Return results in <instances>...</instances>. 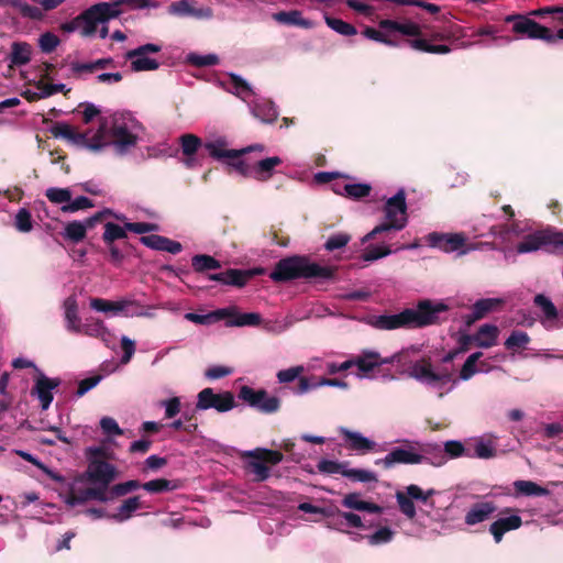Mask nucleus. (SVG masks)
I'll use <instances>...</instances> for the list:
<instances>
[{
    "mask_svg": "<svg viewBox=\"0 0 563 563\" xmlns=\"http://www.w3.org/2000/svg\"><path fill=\"white\" fill-rule=\"evenodd\" d=\"M449 310L442 301L419 300L416 308H406L396 314L373 316L368 323L378 330L421 329L440 323L439 314Z\"/></svg>",
    "mask_w": 563,
    "mask_h": 563,
    "instance_id": "1",
    "label": "nucleus"
},
{
    "mask_svg": "<svg viewBox=\"0 0 563 563\" xmlns=\"http://www.w3.org/2000/svg\"><path fill=\"white\" fill-rule=\"evenodd\" d=\"M378 26L384 31L398 32L407 36L405 43L413 51L437 55H446L452 52L450 45L429 43L424 36V26L416 22L401 23L396 20L384 19L379 21Z\"/></svg>",
    "mask_w": 563,
    "mask_h": 563,
    "instance_id": "2",
    "label": "nucleus"
},
{
    "mask_svg": "<svg viewBox=\"0 0 563 563\" xmlns=\"http://www.w3.org/2000/svg\"><path fill=\"white\" fill-rule=\"evenodd\" d=\"M384 221L376 225L371 232H368L362 239V243L374 240L379 234H386L388 236L391 232L400 231L407 225L408 216L406 192L404 189L398 190L395 196L387 199L384 206Z\"/></svg>",
    "mask_w": 563,
    "mask_h": 563,
    "instance_id": "3",
    "label": "nucleus"
},
{
    "mask_svg": "<svg viewBox=\"0 0 563 563\" xmlns=\"http://www.w3.org/2000/svg\"><path fill=\"white\" fill-rule=\"evenodd\" d=\"M314 277H317V262H310L308 257L300 255L279 260L269 273V278L275 283Z\"/></svg>",
    "mask_w": 563,
    "mask_h": 563,
    "instance_id": "4",
    "label": "nucleus"
},
{
    "mask_svg": "<svg viewBox=\"0 0 563 563\" xmlns=\"http://www.w3.org/2000/svg\"><path fill=\"white\" fill-rule=\"evenodd\" d=\"M185 318L191 322L198 324L208 323L210 318L216 320H225L228 327H254L258 325L262 321V317L256 312H239L235 307H229L223 309L214 310L210 314H198L194 312L186 313Z\"/></svg>",
    "mask_w": 563,
    "mask_h": 563,
    "instance_id": "5",
    "label": "nucleus"
},
{
    "mask_svg": "<svg viewBox=\"0 0 563 563\" xmlns=\"http://www.w3.org/2000/svg\"><path fill=\"white\" fill-rule=\"evenodd\" d=\"M118 476V468L113 464L100 459H89L82 479L93 487L103 490L104 495L108 497L111 484Z\"/></svg>",
    "mask_w": 563,
    "mask_h": 563,
    "instance_id": "6",
    "label": "nucleus"
},
{
    "mask_svg": "<svg viewBox=\"0 0 563 563\" xmlns=\"http://www.w3.org/2000/svg\"><path fill=\"white\" fill-rule=\"evenodd\" d=\"M242 459H249L246 468L255 475L256 482H263L269 476V465H276L283 461V453L276 450L257 448L242 453Z\"/></svg>",
    "mask_w": 563,
    "mask_h": 563,
    "instance_id": "7",
    "label": "nucleus"
},
{
    "mask_svg": "<svg viewBox=\"0 0 563 563\" xmlns=\"http://www.w3.org/2000/svg\"><path fill=\"white\" fill-rule=\"evenodd\" d=\"M99 23H106L99 10L98 4H93L82 11L79 15L71 21L65 22L60 25V30L65 33L79 31L84 37L92 36L98 29Z\"/></svg>",
    "mask_w": 563,
    "mask_h": 563,
    "instance_id": "8",
    "label": "nucleus"
},
{
    "mask_svg": "<svg viewBox=\"0 0 563 563\" xmlns=\"http://www.w3.org/2000/svg\"><path fill=\"white\" fill-rule=\"evenodd\" d=\"M238 397L250 407L265 415L275 413L280 408V399L276 396H269L263 388L254 389L247 385H243L239 389Z\"/></svg>",
    "mask_w": 563,
    "mask_h": 563,
    "instance_id": "9",
    "label": "nucleus"
},
{
    "mask_svg": "<svg viewBox=\"0 0 563 563\" xmlns=\"http://www.w3.org/2000/svg\"><path fill=\"white\" fill-rule=\"evenodd\" d=\"M405 446H397L383 459L376 461L377 465H383L384 468L389 470L396 464H420L430 463V457L418 452L416 448L407 440L402 441Z\"/></svg>",
    "mask_w": 563,
    "mask_h": 563,
    "instance_id": "10",
    "label": "nucleus"
},
{
    "mask_svg": "<svg viewBox=\"0 0 563 563\" xmlns=\"http://www.w3.org/2000/svg\"><path fill=\"white\" fill-rule=\"evenodd\" d=\"M409 375L428 385H445L453 379V374L448 368L434 371L430 358H421L410 366Z\"/></svg>",
    "mask_w": 563,
    "mask_h": 563,
    "instance_id": "11",
    "label": "nucleus"
},
{
    "mask_svg": "<svg viewBox=\"0 0 563 563\" xmlns=\"http://www.w3.org/2000/svg\"><path fill=\"white\" fill-rule=\"evenodd\" d=\"M545 245L563 246V231H536L527 234L516 249L518 253L522 254L538 251Z\"/></svg>",
    "mask_w": 563,
    "mask_h": 563,
    "instance_id": "12",
    "label": "nucleus"
},
{
    "mask_svg": "<svg viewBox=\"0 0 563 563\" xmlns=\"http://www.w3.org/2000/svg\"><path fill=\"white\" fill-rule=\"evenodd\" d=\"M236 406L234 395L231 391L216 394L212 388L207 387L199 391L196 408L199 410L216 409L219 412H227Z\"/></svg>",
    "mask_w": 563,
    "mask_h": 563,
    "instance_id": "13",
    "label": "nucleus"
},
{
    "mask_svg": "<svg viewBox=\"0 0 563 563\" xmlns=\"http://www.w3.org/2000/svg\"><path fill=\"white\" fill-rule=\"evenodd\" d=\"M162 46L154 43H147L136 48L130 49L125 54V58L131 60V69L135 73L156 70L159 63L155 58L148 57L151 53H158Z\"/></svg>",
    "mask_w": 563,
    "mask_h": 563,
    "instance_id": "14",
    "label": "nucleus"
},
{
    "mask_svg": "<svg viewBox=\"0 0 563 563\" xmlns=\"http://www.w3.org/2000/svg\"><path fill=\"white\" fill-rule=\"evenodd\" d=\"M400 360V354L396 353L391 355L390 357H382L379 353L374 351H364L360 356H357L355 360H349L343 363H341L338 366V371H346L352 366H357L358 371L363 374H367L372 372L374 368L379 367L384 364H391L395 361Z\"/></svg>",
    "mask_w": 563,
    "mask_h": 563,
    "instance_id": "15",
    "label": "nucleus"
},
{
    "mask_svg": "<svg viewBox=\"0 0 563 563\" xmlns=\"http://www.w3.org/2000/svg\"><path fill=\"white\" fill-rule=\"evenodd\" d=\"M505 22H514L512 31L519 35H526L529 38L533 40H542L549 43L551 40V30L547 26H543L523 15H508L505 19Z\"/></svg>",
    "mask_w": 563,
    "mask_h": 563,
    "instance_id": "16",
    "label": "nucleus"
},
{
    "mask_svg": "<svg viewBox=\"0 0 563 563\" xmlns=\"http://www.w3.org/2000/svg\"><path fill=\"white\" fill-rule=\"evenodd\" d=\"M264 274V268L256 267L251 269L229 268L224 272L208 275V279L218 282L222 285L244 287L252 278Z\"/></svg>",
    "mask_w": 563,
    "mask_h": 563,
    "instance_id": "17",
    "label": "nucleus"
},
{
    "mask_svg": "<svg viewBox=\"0 0 563 563\" xmlns=\"http://www.w3.org/2000/svg\"><path fill=\"white\" fill-rule=\"evenodd\" d=\"M97 4L106 23L122 14L121 5H128L131 10L155 9L158 7L155 0H110V2H99Z\"/></svg>",
    "mask_w": 563,
    "mask_h": 563,
    "instance_id": "18",
    "label": "nucleus"
},
{
    "mask_svg": "<svg viewBox=\"0 0 563 563\" xmlns=\"http://www.w3.org/2000/svg\"><path fill=\"white\" fill-rule=\"evenodd\" d=\"M60 383V378H51L44 373L38 372L31 389V396L36 397L40 400L42 410H47L49 408L54 399L53 390L56 389Z\"/></svg>",
    "mask_w": 563,
    "mask_h": 563,
    "instance_id": "19",
    "label": "nucleus"
},
{
    "mask_svg": "<svg viewBox=\"0 0 563 563\" xmlns=\"http://www.w3.org/2000/svg\"><path fill=\"white\" fill-rule=\"evenodd\" d=\"M228 142L224 137H219L211 142H206L203 144V148L208 152V154L217 159L221 161L223 158H239L244 154L250 153L252 151L258 150L263 151L264 146L256 144L252 146H247L241 150H227Z\"/></svg>",
    "mask_w": 563,
    "mask_h": 563,
    "instance_id": "20",
    "label": "nucleus"
},
{
    "mask_svg": "<svg viewBox=\"0 0 563 563\" xmlns=\"http://www.w3.org/2000/svg\"><path fill=\"white\" fill-rule=\"evenodd\" d=\"M426 241L431 247L451 253L463 247L466 243V238L463 233L431 232L427 235Z\"/></svg>",
    "mask_w": 563,
    "mask_h": 563,
    "instance_id": "21",
    "label": "nucleus"
},
{
    "mask_svg": "<svg viewBox=\"0 0 563 563\" xmlns=\"http://www.w3.org/2000/svg\"><path fill=\"white\" fill-rule=\"evenodd\" d=\"M424 36L432 44L460 41L465 36V30L459 24H450L443 27L424 26Z\"/></svg>",
    "mask_w": 563,
    "mask_h": 563,
    "instance_id": "22",
    "label": "nucleus"
},
{
    "mask_svg": "<svg viewBox=\"0 0 563 563\" xmlns=\"http://www.w3.org/2000/svg\"><path fill=\"white\" fill-rule=\"evenodd\" d=\"M110 135L113 139V145L119 153H124L137 143V135L130 132L124 122H119L115 118L110 128Z\"/></svg>",
    "mask_w": 563,
    "mask_h": 563,
    "instance_id": "23",
    "label": "nucleus"
},
{
    "mask_svg": "<svg viewBox=\"0 0 563 563\" xmlns=\"http://www.w3.org/2000/svg\"><path fill=\"white\" fill-rule=\"evenodd\" d=\"M503 305H504V300L499 299V298L479 299L472 306V312L468 314H465L463 317V320H464L466 327H471L473 323L483 319L489 312L496 310L497 308L501 307Z\"/></svg>",
    "mask_w": 563,
    "mask_h": 563,
    "instance_id": "24",
    "label": "nucleus"
},
{
    "mask_svg": "<svg viewBox=\"0 0 563 563\" xmlns=\"http://www.w3.org/2000/svg\"><path fill=\"white\" fill-rule=\"evenodd\" d=\"M340 433L344 440V446L351 451L366 454L374 450L376 443L360 432L351 431L346 428H340Z\"/></svg>",
    "mask_w": 563,
    "mask_h": 563,
    "instance_id": "25",
    "label": "nucleus"
},
{
    "mask_svg": "<svg viewBox=\"0 0 563 563\" xmlns=\"http://www.w3.org/2000/svg\"><path fill=\"white\" fill-rule=\"evenodd\" d=\"M497 510V506L493 501H481L471 506L466 511L464 521L467 526L488 520Z\"/></svg>",
    "mask_w": 563,
    "mask_h": 563,
    "instance_id": "26",
    "label": "nucleus"
},
{
    "mask_svg": "<svg viewBox=\"0 0 563 563\" xmlns=\"http://www.w3.org/2000/svg\"><path fill=\"white\" fill-rule=\"evenodd\" d=\"M521 525V517L518 515H511L509 517H503L495 520L489 526V532L493 534L495 542L499 543L506 532L517 530Z\"/></svg>",
    "mask_w": 563,
    "mask_h": 563,
    "instance_id": "27",
    "label": "nucleus"
},
{
    "mask_svg": "<svg viewBox=\"0 0 563 563\" xmlns=\"http://www.w3.org/2000/svg\"><path fill=\"white\" fill-rule=\"evenodd\" d=\"M51 134L56 139H65L73 144L87 142V134L77 132L70 124L65 122H55L49 128Z\"/></svg>",
    "mask_w": 563,
    "mask_h": 563,
    "instance_id": "28",
    "label": "nucleus"
},
{
    "mask_svg": "<svg viewBox=\"0 0 563 563\" xmlns=\"http://www.w3.org/2000/svg\"><path fill=\"white\" fill-rule=\"evenodd\" d=\"M143 508L147 507L141 500V497L132 496L124 499L122 504L117 508V511L109 516V518L113 519L117 522H124L129 520L136 510Z\"/></svg>",
    "mask_w": 563,
    "mask_h": 563,
    "instance_id": "29",
    "label": "nucleus"
},
{
    "mask_svg": "<svg viewBox=\"0 0 563 563\" xmlns=\"http://www.w3.org/2000/svg\"><path fill=\"white\" fill-rule=\"evenodd\" d=\"M283 161L278 156L266 157L253 164V178L258 181H267L274 175L277 166L282 165Z\"/></svg>",
    "mask_w": 563,
    "mask_h": 563,
    "instance_id": "30",
    "label": "nucleus"
},
{
    "mask_svg": "<svg viewBox=\"0 0 563 563\" xmlns=\"http://www.w3.org/2000/svg\"><path fill=\"white\" fill-rule=\"evenodd\" d=\"M168 12L170 14H175V15H179V16L192 15L196 18H207V19L211 18L213 14L212 10L210 8L195 9L194 7L190 5L188 0H179V1L173 2L168 7Z\"/></svg>",
    "mask_w": 563,
    "mask_h": 563,
    "instance_id": "31",
    "label": "nucleus"
},
{
    "mask_svg": "<svg viewBox=\"0 0 563 563\" xmlns=\"http://www.w3.org/2000/svg\"><path fill=\"white\" fill-rule=\"evenodd\" d=\"M499 335V329L495 324H483L475 333V345L482 349H489L496 345Z\"/></svg>",
    "mask_w": 563,
    "mask_h": 563,
    "instance_id": "32",
    "label": "nucleus"
},
{
    "mask_svg": "<svg viewBox=\"0 0 563 563\" xmlns=\"http://www.w3.org/2000/svg\"><path fill=\"white\" fill-rule=\"evenodd\" d=\"M302 371H303L302 366H295V367H290L287 369H282L277 373L278 382L279 383H290V382H294L296 378H299L296 391L298 394H303L310 389V384H309L308 378L300 376Z\"/></svg>",
    "mask_w": 563,
    "mask_h": 563,
    "instance_id": "33",
    "label": "nucleus"
},
{
    "mask_svg": "<svg viewBox=\"0 0 563 563\" xmlns=\"http://www.w3.org/2000/svg\"><path fill=\"white\" fill-rule=\"evenodd\" d=\"M342 505L350 509H354V510H358V511H368V512L378 514V515L383 514V511H384L382 506L374 504V503L362 500L360 498V494H357V493L347 494L343 498Z\"/></svg>",
    "mask_w": 563,
    "mask_h": 563,
    "instance_id": "34",
    "label": "nucleus"
},
{
    "mask_svg": "<svg viewBox=\"0 0 563 563\" xmlns=\"http://www.w3.org/2000/svg\"><path fill=\"white\" fill-rule=\"evenodd\" d=\"M465 454V448L462 442L456 440H450L444 443V452L439 451V454L434 456V460L430 459V464L434 466H442L446 462V456L456 459Z\"/></svg>",
    "mask_w": 563,
    "mask_h": 563,
    "instance_id": "35",
    "label": "nucleus"
},
{
    "mask_svg": "<svg viewBox=\"0 0 563 563\" xmlns=\"http://www.w3.org/2000/svg\"><path fill=\"white\" fill-rule=\"evenodd\" d=\"M533 302L537 307H539L543 312V318L541 319V322L544 327L550 328L551 325L549 323H552L555 321L559 317V311L554 303L543 294H538Z\"/></svg>",
    "mask_w": 563,
    "mask_h": 563,
    "instance_id": "36",
    "label": "nucleus"
},
{
    "mask_svg": "<svg viewBox=\"0 0 563 563\" xmlns=\"http://www.w3.org/2000/svg\"><path fill=\"white\" fill-rule=\"evenodd\" d=\"M66 328L68 331L81 333L80 319L78 316V306L75 298H67L64 302Z\"/></svg>",
    "mask_w": 563,
    "mask_h": 563,
    "instance_id": "37",
    "label": "nucleus"
},
{
    "mask_svg": "<svg viewBox=\"0 0 563 563\" xmlns=\"http://www.w3.org/2000/svg\"><path fill=\"white\" fill-rule=\"evenodd\" d=\"M32 48L25 42H13L11 45L10 63L11 66H23L31 60Z\"/></svg>",
    "mask_w": 563,
    "mask_h": 563,
    "instance_id": "38",
    "label": "nucleus"
},
{
    "mask_svg": "<svg viewBox=\"0 0 563 563\" xmlns=\"http://www.w3.org/2000/svg\"><path fill=\"white\" fill-rule=\"evenodd\" d=\"M183 154L187 157L186 164L190 166V161L197 154L200 147H203L201 139L195 134L187 133L179 137Z\"/></svg>",
    "mask_w": 563,
    "mask_h": 563,
    "instance_id": "39",
    "label": "nucleus"
},
{
    "mask_svg": "<svg viewBox=\"0 0 563 563\" xmlns=\"http://www.w3.org/2000/svg\"><path fill=\"white\" fill-rule=\"evenodd\" d=\"M514 488L518 496H545L550 490L532 481L519 479L514 482Z\"/></svg>",
    "mask_w": 563,
    "mask_h": 563,
    "instance_id": "40",
    "label": "nucleus"
},
{
    "mask_svg": "<svg viewBox=\"0 0 563 563\" xmlns=\"http://www.w3.org/2000/svg\"><path fill=\"white\" fill-rule=\"evenodd\" d=\"M180 487L179 481H170L166 478H156L143 483L142 488L152 494L172 492Z\"/></svg>",
    "mask_w": 563,
    "mask_h": 563,
    "instance_id": "41",
    "label": "nucleus"
},
{
    "mask_svg": "<svg viewBox=\"0 0 563 563\" xmlns=\"http://www.w3.org/2000/svg\"><path fill=\"white\" fill-rule=\"evenodd\" d=\"M396 501L399 508V511L409 520H413L417 516V509L413 503L412 497L408 494V490L405 492L398 490L396 492Z\"/></svg>",
    "mask_w": 563,
    "mask_h": 563,
    "instance_id": "42",
    "label": "nucleus"
},
{
    "mask_svg": "<svg viewBox=\"0 0 563 563\" xmlns=\"http://www.w3.org/2000/svg\"><path fill=\"white\" fill-rule=\"evenodd\" d=\"M152 307L141 305L137 300L132 298H123V310L121 314L126 318L133 317H152L153 314L148 311Z\"/></svg>",
    "mask_w": 563,
    "mask_h": 563,
    "instance_id": "43",
    "label": "nucleus"
},
{
    "mask_svg": "<svg viewBox=\"0 0 563 563\" xmlns=\"http://www.w3.org/2000/svg\"><path fill=\"white\" fill-rule=\"evenodd\" d=\"M274 18L276 21L288 25H298L303 27L312 26V22L305 20L301 12L298 10L280 11L275 13Z\"/></svg>",
    "mask_w": 563,
    "mask_h": 563,
    "instance_id": "44",
    "label": "nucleus"
},
{
    "mask_svg": "<svg viewBox=\"0 0 563 563\" xmlns=\"http://www.w3.org/2000/svg\"><path fill=\"white\" fill-rule=\"evenodd\" d=\"M87 235V229L81 221L74 220L68 222L63 232V236L65 240H68L73 243L81 242Z\"/></svg>",
    "mask_w": 563,
    "mask_h": 563,
    "instance_id": "45",
    "label": "nucleus"
},
{
    "mask_svg": "<svg viewBox=\"0 0 563 563\" xmlns=\"http://www.w3.org/2000/svg\"><path fill=\"white\" fill-rule=\"evenodd\" d=\"M90 307L99 312H112L114 314H121V311L123 310V298L115 301L107 300L103 298H91Z\"/></svg>",
    "mask_w": 563,
    "mask_h": 563,
    "instance_id": "46",
    "label": "nucleus"
},
{
    "mask_svg": "<svg viewBox=\"0 0 563 563\" xmlns=\"http://www.w3.org/2000/svg\"><path fill=\"white\" fill-rule=\"evenodd\" d=\"M253 114L264 123H273L278 118V112L271 101H264L255 104Z\"/></svg>",
    "mask_w": 563,
    "mask_h": 563,
    "instance_id": "47",
    "label": "nucleus"
},
{
    "mask_svg": "<svg viewBox=\"0 0 563 563\" xmlns=\"http://www.w3.org/2000/svg\"><path fill=\"white\" fill-rule=\"evenodd\" d=\"M142 485L143 484L136 479H130V481H126L123 483L114 484L110 487V493L108 495V501L123 497L131 492L142 488Z\"/></svg>",
    "mask_w": 563,
    "mask_h": 563,
    "instance_id": "48",
    "label": "nucleus"
},
{
    "mask_svg": "<svg viewBox=\"0 0 563 563\" xmlns=\"http://www.w3.org/2000/svg\"><path fill=\"white\" fill-rule=\"evenodd\" d=\"M191 265L197 273L221 268V263L213 256L207 254H198L192 256Z\"/></svg>",
    "mask_w": 563,
    "mask_h": 563,
    "instance_id": "49",
    "label": "nucleus"
},
{
    "mask_svg": "<svg viewBox=\"0 0 563 563\" xmlns=\"http://www.w3.org/2000/svg\"><path fill=\"white\" fill-rule=\"evenodd\" d=\"M324 20L330 29L341 35L352 36L357 33L356 27L353 24L347 23L339 18L331 16L328 13L324 14Z\"/></svg>",
    "mask_w": 563,
    "mask_h": 563,
    "instance_id": "50",
    "label": "nucleus"
},
{
    "mask_svg": "<svg viewBox=\"0 0 563 563\" xmlns=\"http://www.w3.org/2000/svg\"><path fill=\"white\" fill-rule=\"evenodd\" d=\"M126 229L124 227H120L113 222H107L104 224V232L102 234V240L104 244H111V242H115L117 240H122L128 236Z\"/></svg>",
    "mask_w": 563,
    "mask_h": 563,
    "instance_id": "51",
    "label": "nucleus"
},
{
    "mask_svg": "<svg viewBox=\"0 0 563 563\" xmlns=\"http://www.w3.org/2000/svg\"><path fill=\"white\" fill-rule=\"evenodd\" d=\"M530 336L527 332L515 330L505 341V347L507 350L526 349L530 342Z\"/></svg>",
    "mask_w": 563,
    "mask_h": 563,
    "instance_id": "52",
    "label": "nucleus"
},
{
    "mask_svg": "<svg viewBox=\"0 0 563 563\" xmlns=\"http://www.w3.org/2000/svg\"><path fill=\"white\" fill-rule=\"evenodd\" d=\"M78 497V501L80 504H85L89 500H97L100 503H108V497L104 495L103 490L93 487L92 485L90 487L79 489L75 492Z\"/></svg>",
    "mask_w": 563,
    "mask_h": 563,
    "instance_id": "53",
    "label": "nucleus"
},
{
    "mask_svg": "<svg viewBox=\"0 0 563 563\" xmlns=\"http://www.w3.org/2000/svg\"><path fill=\"white\" fill-rule=\"evenodd\" d=\"M345 197L358 200L369 196L372 186L369 184H349L343 187Z\"/></svg>",
    "mask_w": 563,
    "mask_h": 563,
    "instance_id": "54",
    "label": "nucleus"
},
{
    "mask_svg": "<svg viewBox=\"0 0 563 563\" xmlns=\"http://www.w3.org/2000/svg\"><path fill=\"white\" fill-rule=\"evenodd\" d=\"M343 476L347 477L349 479L353 482H361V483H369V482H377V476L375 473L366 470L361 468H347L343 472Z\"/></svg>",
    "mask_w": 563,
    "mask_h": 563,
    "instance_id": "55",
    "label": "nucleus"
},
{
    "mask_svg": "<svg viewBox=\"0 0 563 563\" xmlns=\"http://www.w3.org/2000/svg\"><path fill=\"white\" fill-rule=\"evenodd\" d=\"M46 198L56 205L66 203L71 200V192L68 188L51 187L45 192Z\"/></svg>",
    "mask_w": 563,
    "mask_h": 563,
    "instance_id": "56",
    "label": "nucleus"
},
{
    "mask_svg": "<svg viewBox=\"0 0 563 563\" xmlns=\"http://www.w3.org/2000/svg\"><path fill=\"white\" fill-rule=\"evenodd\" d=\"M350 241V234L340 232L329 236L323 246L328 252H333L346 246Z\"/></svg>",
    "mask_w": 563,
    "mask_h": 563,
    "instance_id": "57",
    "label": "nucleus"
},
{
    "mask_svg": "<svg viewBox=\"0 0 563 563\" xmlns=\"http://www.w3.org/2000/svg\"><path fill=\"white\" fill-rule=\"evenodd\" d=\"M14 225L20 232H30L33 229L31 212L25 208L20 209L15 214Z\"/></svg>",
    "mask_w": 563,
    "mask_h": 563,
    "instance_id": "58",
    "label": "nucleus"
},
{
    "mask_svg": "<svg viewBox=\"0 0 563 563\" xmlns=\"http://www.w3.org/2000/svg\"><path fill=\"white\" fill-rule=\"evenodd\" d=\"M45 80L46 79H41L35 84L36 88L41 90L43 98L51 97L58 92L66 95L70 91V89H66L64 84H46Z\"/></svg>",
    "mask_w": 563,
    "mask_h": 563,
    "instance_id": "59",
    "label": "nucleus"
},
{
    "mask_svg": "<svg viewBox=\"0 0 563 563\" xmlns=\"http://www.w3.org/2000/svg\"><path fill=\"white\" fill-rule=\"evenodd\" d=\"M187 62L196 67L214 66L219 63V57L214 54L198 55L191 53L187 56Z\"/></svg>",
    "mask_w": 563,
    "mask_h": 563,
    "instance_id": "60",
    "label": "nucleus"
},
{
    "mask_svg": "<svg viewBox=\"0 0 563 563\" xmlns=\"http://www.w3.org/2000/svg\"><path fill=\"white\" fill-rule=\"evenodd\" d=\"M59 43L58 36L52 32H45L38 38V46L41 51L46 54L54 52Z\"/></svg>",
    "mask_w": 563,
    "mask_h": 563,
    "instance_id": "61",
    "label": "nucleus"
},
{
    "mask_svg": "<svg viewBox=\"0 0 563 563\" xmlns=\"http://www.w3.org/2000/svg\"><path fill=\"white\" fill-rule=\"evenodd\" d=\"M93 206L95 205H93L91 199H89V198H87L85 196H80V197H77L74 200H70L69 203L64 205L62 207V211L63 212L73 213V212H76V211H79V210H85V209L92 208Z\"/></svg>",
    "mask_w": 563,
    "mask_h": 563,
    "instance_id": "62",
    "label": "nucleus"
},
{
    "mask_svg": "<svg viewBox=\"0 0 563 563\" xmlns=\"http://www.w3.org/2000/svg\"><path fill=\"white\" fill-rule=\"evenodd\" d=\"M393 253L390 246H369L366 249L362 258L366 262L376 261L383 258Z\"/></svg>",
    "mask_w": 563,
    "mask_h": 563,
    "instance_id": "63",
    "label": "nucleus"
},
{
    "mask_svg": "<svg viewBox=\"0 0 563 563\" xmlns=\"http://www.w3.org/2000/svg\"><path fill=\"white\" fill-rule=\"evenodd\" d=\"M393 537L394 532L391 531V529L388 527H383L373 534H371L367 539L371 545H377L390 542Z\"/></svg>",
    "mask_w": 563,
    "mask_h": 563,
    "instance_id": "64",
    "label": "nucleus"
}]
</instances>
